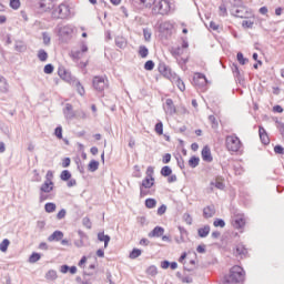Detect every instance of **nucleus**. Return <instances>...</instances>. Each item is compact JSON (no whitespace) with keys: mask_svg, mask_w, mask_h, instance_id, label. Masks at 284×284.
Masks as SVG:
<instances>
[{"mask_svg":"<svg viewBox=\"0 0 284 284\" xmlns=\"http://www.w3.org/2000/svg\"><path fill=\"white\" fill-rule=\"evenodd\" d=\"M82 225H84V227L88 230H92V221H90V217H83Z\"/></svg>","mask_w":284,"mask_h":284,"instance_id":"obj_49","label":"nucleus"},{"mask_svg":"<svg viewBox=\"0 0 284 284\" xmlns=\"http://www.w3.org/2000/svg\"><path fill=\"white\" fill-rule=\"evenodd\" d=\"M61 181H70L72 179V173L68 170H63L60 174Z\"/></svg>","mask_w":284,"mask_h":284,"instance_id":"obj_35","label":"nucleus"},{"mask_svg":"<svg viewBox=\"0 0 284 284\" xmlns=\"http://www.w3.org/2000/svg\"><path fill=\"white\" fill-rule=\"evenodd\" d=\"M209 121L212 124V128H219V122L216 121V116L209 115Z\"/></svg>","mask_w":284,"mask_h":284,"instance_id":"obj_56","label":"nucleus"},{"mask_svg":"<svg viewBox=\"0 0 284 284\" xmlns=\"http://www.w3.org/2000/svg\"><path fill=\"white\" fill-rule=\"evenodd\" d=\"M144 70H148V71L154 70V61L148 60V61L144 63Z\"/></svg>","mask_w":284,"mask_h":284,"instance_id":"obj_50","label":"nucleus"},{"mask_svg":"<svg viewBox=\"0 0 284 284\" xmlns=\"http://www.w3.org/2000/svg\"><path fill=\"white\" fill-rule=\"evenodd\" d=\"M237 61L241 65H245V63H247V59H245L241 52L237 53Z\"/></svg>","mask_w":284,"mask_h":284,"instance_id":"obj_58","label":"nucleus"},{"mask_svg":"<svg viewBox=\"0 0 284 284\" xmlns=\"http://www.w3.org/2000/svg\"><path fill=\"white\" fill-rule=\"evenodd\" d=\"M210 225H204L203 227H200L197 230V234L200 236V239H205L207 237V235L210 234Z\"/></svg>","mask_w":284,"mask_h":284,"instance_id":"obj_24","label":"nucleus"},{"mask_svg":"<svg viewBox=\"0 0 284 284\" xmlns=\"http://www.w3.org/2000/svg\"><path fill=\"white\" fill-rule=\"evenodd\" d=\"M8 247H10V240L4 239V240L0 243V252H8Z\"/></svg>","mask_w":284,"mask_h":284,"instance_id":"obj_38","label":"nucleus"},{"mask_svg":"<svg viewBox=\"0 0 284 284\" xmlns=\"http://www.w3.org/2000/svg\"><path fill=\"white\" fill-rule=\"evenodd\" d=\"M211 185H214L217 190H224L225 189V184H223V182H219V181H216L215 183L212 182Z\"/></svg>","mask_w":284,"mask_h":284,"instance_id":"obj_62","label":"nucleus"},{"mask_svg":"<svg viewBox=\"0 0 284 284\" xmlns=\"http://www.w3.org/2000/svg\"><path fill=\"white\" fill-rule=\"evenodd\" d=\"M148 54H150V50H148V47H145V45H140V47H139V55H140L142 59H145V58H148Z\"/></svg>","mask_w":284,"mask_h":284,"instance_id":"obj_32","label":"nucleus"},{"mask_svg":"<svg viewBox=\"0 0 284 284\" xmlns=\"http://www.w3.org/2000/svg\"><path fill=\"white\" fill-rule=\"evenodd\" d=\"M45 278H47V281H55L57 271H54V270L48 271V273L45 274Z\"/></svg>","mask_w":284,"mask_h":284,"instance_id":"obj_41","label":"nucleus"},{"mask_svg":"<svg viewBox=\"0 0 284 284\" xmlns=\"http://www.w3.org/2000/svg\"><path fill=\"white\" fill-rule=\"evenodd\" d=\"M71 14L70 6L67 3H61L51 11L52 19H69Z\"/></svg>","mask_w":284,"mask_h":284,"instance_id":"obj_3","label":"nucleus"},{"mask_svg":"<svg viewBox=\"0 0 284 284\" xmlns=\"http://www.w3.org/2000/svg\"><path fill=\"white\" fill-rule=\"evenodd\" d=\"M52 190H54V183H51V182H43L40 186V192H43L47 194H50Z\"/></svg>","mask_w":284,"mask_h":284,"instance_id":"obj_21","label":"nucleus"},{"mask_svg":"<svg viewBox=\"0 0 284 284\" xmlns=\"http://www.w3.org/2000/svg\"><path fill=\"white\" fill-rule=\"evenodd\" d=\"M54 172H52L51 170H49L45 174V181L44 183H54Z\"/></svg>","mask_w":284,"mask_h":284,"instance_id":"obj_42","label":"nucleus"},{"mask_svg":"<svg viewBox=\"0 0 284 284\" xmlns=\"http://www.w3.org/2000/svg\"><path fill=\"white\" fill-rule=\"evenodd\" d=\"M14 50L17 52H26V50H28V47L26 45V43H23L21 41H16Z\"/></svg>","mask_w":284,"mask_h":284,"instance_id":"obj_29","label":"nucleus"},{"mask_svg":"<svg viewBox=\"0 0 284 284\" xmlns=\"http://www.w3.org/2000/svg\"><path fill=\"white\" fill-rule=\"evenodd\" d=\"M243 28H254V21L251 20H244L242 22Z\"/></svg>","mask_w":284,"mask_h":284,"instance_id":"obj_61","label":"nucleus"},{"mask_svg":"<svg viewBox=\"0 0 284 284\" xmlns=\"http://www.w3.org/2000/svg\"><path fill=\"white\" fill-rule=\"evenodd\" d=\"M75 88H77V92L79 93L80 97H83V94H85V89L83 88L81 82L77 81Z\"/></svg>","mask_w":284,"mask_h":284,"instance_id":"obj_46","label":"nucleus"},{"mask_svg":"<svg viewBox=\"0 0 284 284\" xmlns=\"http://www.w3.org/2000/svg\"><path fill=\"white\" fill-rule=\"evenodd\" d=\"M44 210L48 214H52V212H57V204L52 203V202H48L44 205Z\"/></svg>","mask_w":284,"mask_h":284,"instance_id":"obj_30","label":"nucleus"},{"mask_svg":"<svg viewBox=\"0 0 284 284\" xmlns=\"http://www.w3.org/2000/svg\"><path fill=\"white\" fill-rule=\"evenodd\" d=\"M236 7H233L231 9V14L233 17H236L239 19H247V9H245V7L243 6V2L241 0H234Z\"/></svg>","mask_w":284,"mask_h":284,"instance_id":"obj_5","label":"nucleus"},{"mask_svg":"<svg viewBox=\"0 0 284 284\" xmlns=\"http://www.w3.org/2000/svg\"><path fill=\"white\" fill-rule=\"evenodd\" d=\"M170 161H172V154L165 153V154L163 155V158H162V162H163L164 164H168V163H170Z\"/></svg>","mask_w":284,"mask_h":284,"instance_id":"obj_60","label":"nucleus"},{"mask_svg":"<svg viewBox=\"0 0 284 284\" xmlns=\"http://www.w3.org/2000/svg\"><path fill=\"white\" fill-rule=\"evenodd\" d=\"M202 159L206 163H212L213 158H212V151L210 150V146L206 145L202 149Z\"/></svg>","mask_w":284,"mask_h":284,"instance_id":"obj_16","label":"nucleus"},{"mask_svg":"<svg viewBox=\"0 0 284 284\" xmlns=\"http://www.w3.org/2000/svg\"><path fill=\"white\" fill-rule=\"evenodd\" d=\"M39 201H40V203H43V201H52V194L43 193L40 191Z\"/></svg>","mask_w":284,"mask_h":284,"instance_id":"obj_37","label":"nucleus"},{"mask_svg":"<svg viewBox=\"0 0 284 284\" xmlns=\"http://www.w3.org/2000/svg\"><path fill=\"white\" fill-rule=\"evenodd\" d=\"M155 132H156V134H163V122H158L156 124H155Z\"/></svg>","mask_w":284,"mask_h":284,"instance_id":"obj_55","label":"nucleus"},{"mask_svg":"<svg viewBox=\"0 0 284 284\" xmlns=\"http://www.w3.org/2000/svg\"><path fill=\"white\" fill-rule=\"evenodd\" d=\"M164 232H165V229H163V227H161V226H155V227L152 230V232L149 233V236H150L151 239H153V237H159V236H163Z\"/></svg>","mask_w":284,"mask_h":284,"instance_id":"obj_22","label":"nucleus"},{"mask_svg":"<svg viewBox=\"0 0 284 284\" xmlns=\"http://www.w3.org/2000/svg\"><path fill=\"white\" fill-rule=\"evenodd\" d=\"M148 274H151V276H156L158 271H156L155 266H150L148 268Z\"/></svg>","mask_w":284,"mask_h":284,"instance_id":"obj_64","label":"nucleus"},{"mask_svg":"<svg viewBox=\"0 0 284 284\" xmlns=\"http://www.w3.org/2000/svg\"><path fill=\"white\" fill-rule=\"evenodd\" d=\"M179 232L181 234L180 240H176L178 243H185V236H187V230L183 226H179Z\"/></svg>","mask_w":284,"mask_h":284,"instance_id":"obj_28","label":"nucleus"},{"mask_svg":"<svg viewBox=\"0 0 284 284\" xmlns=\"http://www.w3.org/2000/svg\"><path fill=\"white\" fill-rule=\"evenodd\" d=\"M199 163H201V159L199 156H192L190 160H189V165L190 168H199Z\"/></svg>","mask_w":284,"mask_h":284,"instance_id":"obj_33","label":"nucleus"},{"mask_svg":"<svg viewBox=\"0 0 284 284\" xmlns=\"http://www.w3.org/2000/svg\"><path fill=\"white\" fill-rule=\"evenodd\" d=\"M145 207H148L149 210H154V207H156V200L146 199L145 200Z\"/></svg>","mask_w":284,"mask_h":284,"instance_id":"obj_39","label":"nucleus"},{"mask_svg":"<svg viewBox=\"0 0 284 284\" xmlns=\"http://www.w3.org/2000/svg\"><path fill=\"white\" fill-rule=\"evenodd\" d=\"M174 84L176 85V88H179L181 92H185V82H183L181 78H175Z\"/></svg>","mask_w":284,"mask_h":284,"instance_id":"obj_34","label":"nucleus"},{"mask_svg":"<svg viewBox=\"0 0 284 284\" xmlns=\"http://www.w3.org/2000/svg\"><path fill=\"white\" fill-rule=\"evenodd\" d=\"M115 45H116L118 48H120L121 50H123V48H125V45H128V41L125 40L124 37L118 36V37L115 38Z\"/></svg>","mask_w":284,"mask_h":284,"instance_id":"obj_25","label":"nucleus"},{"mask_svg":"<svg viewBox=\"0 0 284 284\" xmlns=\"http://www.w3.org/2000/svg\"><path fill=\"white\" fill-rule=\"evenodd\" d=\"M154 185V179L145 178L142 180L140 187H144L145 190H150Z\"/></svg>","mask_w":284,"mask_h":284,"instance_id":"obj_23","label":"nucleus"},{"mask_svg":"<svg viewBox=\"0 0 284 284\" xmlns=\"http://www.w3.org/2000/svg\"><path fill=\"white\" fill-rule=\"evenodd\" d=\"M88 170H89V172H97V170H99V161L91 160L88 165Z\"/></svg>","mask_w":284,"mask_h":284,"instance_id":"obj_31","label":"nucleus"},{"mask_svg":"<svg viewBox=\"0 0 284 284\" xmlns=\"http://www.w3.org/2000/svg\"><path fill=\"white\" fill-rule=\"evenodd\" d=\"M63 114H64L65 119H69V120H72V119H74V116H77V114L74 113V109H73L72 104H70V103L65 104Z\"/></svg>","mask_w":284,"mask_h":284,"instance_id":"obj_14","label":"nucleus"},{"mask_svg":"<svg viewBox=\"0 0 284 284\" xmlns=\"http://www.w3.org/2000/svg\"><path fill=\"white\" fill-rule=\"evenodd\" d=\"M10 8H12V10H19V8H21V1L10 0Z\"/></svg>","mask_w":284,"mask_h":284,"instance_id":"obj_47","label":"nucleus"},{"mask_svg":"<svg viewBox=\"0 0 284 284\" xmlns=\"http://www.w3.org/2000/svg\"><path fill=\"white\" fill-rule=\"evenodd\" d=\"M44 74H52L54 72V65L52 64H47L43 69Z\"/></svg>","mask_w":284,"mask_h":284,"instance_id":"obj_53","label":"nucleus"},{"mask_svg":"<svg viewBox=\"0 0 284 284\" xmlns=\"http://www.w3.org/2000/svg\"><path fill=\"white\" fill-rule=\"evenodd\" d=\"M85 52H88V44H85V42H81L80 50H72L70 57H72L73 60L79 61V59H83V54Z\"/></svg>","mask_w":284,"mask_h":284,"instance_id":"obj_9","label":"nucleus"},{"mask_svg":"<svg viewBox=\"0 0 284 284\" xmlns=\"http://www.w3.org/2000/svg\"><path fill=\"white\" fill-rule=\"evenodd\" d=\"M98 241L104 243V247H108L110 243V235H105V233L100 232L98 233Z\"/></svg>","mask_w":284,"mask_h":284,"instance_id":"obj_26","label":"nucleus"},{"mask_svg":"<svg viewBox=\"0 0 284 284\" xmlns=\"http://www.w3.org/2000/svg\"><path fill=\"white\" fill-rule=\"evenodd\" d=\"M213 225L214 227H225V221L223 219H215Z\"/></svg>","mask_w":284,"mask_h":284,"instance_id":"obj_48","label":"nucleus"},{"mask_svg":"<svg viewBox=\"0 0 284 284\" xmlns=\"http://www.w3.org/2000/svg\"><path fill=\"white\" fill-rule=\"evenodd\" d=\"M193 85H196V88H204V85H207V78L202 73H195L193 77Z\"/></svg>","mask_w":284,"mask_h":284,"instance_id":"obj_10","label":"nucleus"},{"mask_svg":"<svg viewBox=\"0 0 284 284\" xmlns=\"http://www.w3.org/2000/svg\"><path fill=\"white\" fill-rule=\"evenodd\" d=\"M163 110L168 116H174L176 113V105H174V101L172 99H166L163 105Z\"/></svg>","mask_w":284,"mask_h":284,"instance_id":"obj_8","label":"nucleus"},{"mask_svg":"<svg viewBox=\"0 0 284 284\" xmlns=\"http://www.w3.org/2000/svg\"><path fill=\"white\" fill-rule=\"evenodd\" d=\"M152 12L153 14H161L162 17L172 14V12H174V3L170 0H160L153 6Z\"/></svg>","mask_w":284,"mask_h":284,"instance_id":"obj_2","label":"nucleus"},{"mask_svg":"<svg viewBox=\"0 0 284 284\" xmlns=\"http://www.w3.org/2000/svg\"><path fill=\"white\" fill-rule=\"evenodd\" d=\"M243 143H241V139L236 136V134L227 135L226 136V148L230 152H239Z\"/></svg>","mask_w":284,"mask_h":284,"instance_id":"obj_4","label":"nucleus"},{"mask_svg":"<svg viewBox=\"0 0 284 284\" xmlns=\"http://www.w3.org/2000/svg\"><path fill=\"white\" fill-rule=\"evenodd\" d=\"M161 175L162 176H171L172 175V168H170V166H163L162 169H161Z\"/></svg>","mask_w":284,"mask_h":284,"instance_id":"obj_43","label":"nucleus"},{"mask_svg":"<svg viewBox=\"0 0 284 284\" xmlns=\"http://www.w3.org/2000/svg\"><path fill=\"white\" fill-rule=\"evenodd\" d=\"M8 92H10V83L3 75H0V93L8 94Z\"/></svg>","mask_w":284,"mask_h":284,"instance_id":"obj_13","label":"nucleus"},{"mask_svg":"<svg viewBox=\"0 0 284 284\" xmlns=\"http://www.w3.org/2000/svg\"><path fill=\"white\" fill-rule=\"evenodd\" d=\"M41 261V254L39 253H32L29 257V263H37Z\"/></svg>","mask_w":284,"mask_h":284,"instance_id":"obj_44","label":"nucleus"},{"mask_svg":"<svg viewBox=\"0 0 284 284\" xmlns=\"http://www.w3.org/2000/svg\"><path fill=\"white\" fill-rule=\"evenodd\" d=\"M231 70L237 81H241V70L239 69V64L233 63L231 65Z\"/></svg>","mask_w":284,"mask_h":284,"instance_id":"obj_27","label":"nucleus"},{"mask_svg":"<svg viewBox=\"0 0 284 284\" xmlns=\"http://www.w3.org/2000/svg\"><path fill=\"white\" fill-rule=\"evenodd\" d=\"M245 281V270L243 267L235 265L233 266L229 274L224 276V284H237L243 283Z\"/></svg>","mask_w":284,"mask_h":284,"instance_id":"obj_1","label":"nucleus"},{"mask_svg":"<svg viewBox=\"0 0 284 284\" xmlns=\"http://www.w3.org/2000/svg\"><path fill=\"white\" fill-rule=\"evenodd\" d=\"M54 135L57 136V139H63V128L61 126L55 128Z\"/></svg>","mask_w":284,"mask_h":284,"instance_id":"obj_52","label":"nucleus"},{"mask_svg":"<svg viewBox=\"0 0 284 284\" xmlns=\"http://www.w3.org/2000/svg\"><path fill=\"white\" fill-rule=\"evenodd\" d=\"M258 133H260L261 142H262L264 145H270V136L267 135V132L265 131V129L262 128V126H260Z\"/></svg>","mask_w":284,"mask_h":284,"instance_id":"obj_18","label":"nucleus"},{"mask_svg":"<svg viewBox=\"0 0 284 284\" xmlns=\"http://www.w3.org/2000/svg\"><path fill=\"white\" fill-rule=\"evenodd\" d=\"M58 74L60 79H63V81H72V74L70 73V71L65 70V68H59Z\"/></svg>","mask_w":284,"mask_h":284,"instance_id":"obj_17","label":"nucleus"},{"mask_svg":"<svg viewBox=\"0 0 284 284\" xmlns=\"http://www.w3.org/2000/svg\"><path fill=\"white\" fill-rule=\"evenodd\" d=\"M93 88L98 92H103V90H105V88H108V80H105V78H103V77H94L93 78Z\"/></svg>","mask_w":284,"mask_h":284,"instance_id":"obj_7","label":"nucleus"},{"mask_svg":"<svg viewBox=\"0 0 284 284\" xmlns=\"http://www.w3.org/2000/svg\"><path fill=\"white\" fill-rule=\"evenodd\" d=\"M165 212H168V206L165 204H162L159 209H158V215L159 216H163V214H165Z\"/></svg>","mask_w":284,"mask_h":284,"instance_id":"obj_57","label":"nucleus"},{"mask_svg":"<svg viewBox=\"0 0 284 284\" xmlns=\"http://www.w3.org/2000/svg\"><path fill=\"white\" fill-rule=\"evenodd\" d=\"M38 59H39V61H42V62L48 61V52H45V50H43V49H40L38 51Z\"/></svg>","mask_w":284,"mask_h":284,"instance_id":"obj_36","label":"nucleus"},{"mask_svg":"<svg viewBox=\"0 0 284 284\" xmlns=\"http://www.w3.org/2000/svg\"><path fill=\"white\" fill-rule=\"evenodd\" d=\"M65 214H68L65 209L60 210L59 213L57 214L58 221H62V219H65Z\"/></svg>","mask_w":284,"mask_h":284,"instance_id":"obj_59","label":"nucleus"},{"mask_svg":"<svg viewBox=\"0 0 284 284\" xmlns=\"http://www.w3.org/2000/svg\"><path fill=\"white\" fill-rule=\"evenodd\" d=\"M233 227H235V230H243L245 227V217L236 216L233 222Z\"/></svg>","mask_w":284,"mask_h":284,"instance_id":"obj_19","label":"nucleus"},{"mask_svg":"<svg viewBox=\"0 0 284 284\" xmlns=\"http://www.w3.org/2000/svg\"><path fill=\"white\" fill-rule=\"evenodd\" d=\"M73 32H74V29L70 24L58 28L59 37H61V39H65L67 41H68V39H72Z\"/></svg>","mask_w":284,"mask_h":284,"instance_id":"obj_6","label":"nucleus"},{"mask_svg":"<svg viewBox=\"0 0 284 284\" xmlns=\"http://www.w3.org/2000/svg\"><path fill=\"white\" fill-rule=\"evenodd\" d=\"M158 70L160 74H162L166 79H170L172 77V71L168 68L165 63H160Z\"/></svg>","mask_w":284,"mask_h":284,"instance_id":"obj_15","label":"nucleus"},{"mask_svg":"<svg viewBox=\"0 0 284 284\" xmlns=\"http://www.w3.org/2000/svg\"><path fill=\"white\" fill-rule=\"evenodd\" d=\"M145 174H146L145 176L146 179H154V168L148 166Z\"/></svg>","mask_w":284,"mask_h":284,"instance_id":"obj_51","label":"nucleus"},{"mask_svg":"<svg viewBox=\"0 0 284 284\" xmlns=\"http://www.w3.org/2000/svg\"><path fill=\"white\" fill-rule=\"evenodd\" d=\"M233 254L240 258H245V256H247V248H245V245L243 244H237L235 250H233Z\"/></svg>","mask_w":284,"mask_h":284,"instance_id":"obj_12","label":"nucleus"},{"mask_svg":"<svg viewBox=\"0 0 284 284\" xmlns=\"http://www.w3.org/2000/svg\"><path fill=\"white\" fill-rule=\"evenodd\" d=\"M213 216H216V206H214V204L205 206L203 209V217L213 219Z\"/></svg>","mask_w":284,"mask_h":284,"instance_id":"obj_11","label":"nucleus"},{"mask_svg":"<svg viewBox=\"0 0 284 284\" xmlns=\"http://www.w3.org/2000/svg\"><path fill=\"white\" fill-rule=\"evenodd\" d=\"M143 37L145 41H150V39H152V31H150V29H143Z\"/></svg>","mask_w":284,"mask_h":284,"instance_id":"obj_54","label":"nucleus"},{"mask_svg":"<svg viewBox=\"0 0 284 284\" xmlns=\"http://www.w3.org/2000/svg\"><path fill=\"white\" fill-rule=\"evenodd\" d=\"M274 152L275 154H284V148L281 145H275Z\"/></svg>","mask_w":284,"mask_h":284,"instance_id":"obj_63","label":"nucleus"},{"mask_svg":"<svg viewBox=\"0 0 284 284\" xmlns=\"http://www.w3.org/2000/svg\"><path fill=\"white\" fill-rule=\"evenodd\" d=\"M171 53L173 57H181V54H183V49L181 47L172 48Z\"/></svg>","mask_w":284,"mask_h":284,"instance_id":"obj_45","label":"nucleus"},{"mask_svg":"<svg viewBox=\"0 0 284 284\" xmlns=\"http://www.w3.org/2000/svg\"><path fill=\"white\" fill-rule=\"evenodd\" d=\"M63 240V232L61 231H54L49 237H48V241L49 243H52V242H59V241H62Z\"/></svg>","mask_w":284,"mask_h":284,"instance_id":"obj_20","label":"nucleus"},{"mask_svg":"<svg viewBox=\"0 0 284 284\" xmlns=\"http://www.w3.org/2000/svg\"><path fill=\"white\" fill-rule=\"evenodd\" d=\"M143 252L140 248H133L129 255L131 260L139 258Z\"/></svg>","mask_w":284,"mask_h":284,"instance_id":"obj_40","label":"nucleus"}]
</instances>
